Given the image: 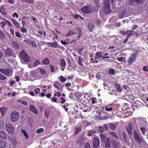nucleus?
I'll use <instances>...</instances> for the list:
<instances>
[{
	"label": "nucleus",
	"mask_w": 148,
	"mask_h": 148,
	"mask_svg": "<svg viewBox=\"0 0 148 148\" xmlns=\"http://www.w3.org/2000/svg\"><path fill=\"white\" fill-rule=\"evenodd\" d=\"M109 3V0H103L104 6L103 7V10L104 12L105 13H110L111 11Z\"/></svg>",
	"instance_id": "obj_1"
},
{
	"label": "nucleus",
	"mask_w": 148,
	"mask_h": 148,
	"mask_svg": "<svg viewBox=\"0 0 148 148\" xmlns=\"http://www.w3.org/2000/svg\"><path fill=\"white\" fill-rule=\"evenodd\" d=\"M20 56L21 59L25 62H29L31 60V57L28 56L24 50H22L20 52Z\"/></svg>",
	"instance_id": "obj_2"
},
{
	"label": "nucleus",
	"mask_w": 148,
	"mask_h": 148,
	"mask_svg": "<svg viewBox=\"0 0 148 148\" xmlns=\"http://www.w3.org/2000/svg\"><path fill=\"white\" fill-rule=\"evenodd\" d=\"M81 10L82 12L86 14L90 13L92 12L91 8L89 5L84 6L81 8Z\"/></svg>",
	"instance_id": "obj_3"
},
{
	"label": "nucleus",
	"mask_w": 148,
	"mask_h": 148,
	"mask_svg": "<svg viewBox=\"0 0 148 148\" xmlns=\"http://www.w3.org/2000/svg\"><path fill=\"white\" fill-rule=\"evenodd\" d=\"M12 70L10 69H0V72L6 75H11L12 74Z\"/></svg>",
	"instance_id": "obj_4"
},
{
	"label": "nucleus",
	"mask_w": 148,
	"mask_h": 148,
	"mask_svg": "<svg viewBox=\"0 0 148 148\" xmlns=\"http://www.w3.org/2000/svg\"><path fill=\"white\" fill-rule=\"evenodd\" d=\"M100 141L99 138L97 137H95L93 139V148H97L99 146Z\"/></svg>",
	"instance_id": "obj_5"
},
{
	"label": "nucleus",
	"mask_w": 148,
	"mask_h": 148,
	"mask_svg": "<svg viewBox=\"0 0 148 148\" xmlns=\"http://www.w3.org/2000/svg\"><path fill=\"white\" fill-rule=\"evenodd\" d=\"M11 120H17L19 118V114L17 112H12L11 114Z\"/></svg>",
	"instance_id": "obj_6"
},
{
	"label": "nucleus",
	"mask_w": 148,
	"mask_h": 148,
	"mask_svg": "<svg viewBox=\"0 0 148 148\" xmlns=\"http://www.w3.org/2000/svg\"><path fill=\"white\" fill-rule=\"evenodd\" d=\"M106 58L107 59L109 58L108 56H103L102 52L101 51H99L97 52L95 55V59H99V58Z\"/></svg>",
	"instance_id": "obj_7"
},
{
	"label": "nucleus",
	"mask_w": 148,
	"mask_h": 148,
	"mask_svg": "<svg viewBox=\"0 0 148 148\" xmlns=\"http://www.w3.org/2000/svg\"><path fill=\"white\" fill-rule=\"evenodd\" d=\"M14 53V51L9 48H7L5 52V55L8 56H13Z\"/></svg>",
	"instance_id": "obj_8"
},
{
	"label": "nucleus",
	"mask_w": 148,
	"mask_h": 148,
	"mask_svg": "<svg viewBox=\"0 0 148 148\" xmlns=\"http://www.w3.org/2000/svg\"><path fill=\"white\" fill-rule=\"evenodd\" d=\"M136 53H134L132 54L129 57L128 61V64L130 65L133 62L135 61L136 59Z\"/></svg>",
	"instance_id": "obj_9"
},
{
	"label": "nucleus",
	"mask_w": 148,
	"mask_h": 148,
	"mask_svg": "<svg viewBox=\"0 0 148 148\" xmlns=\"http://www.w3.org/2000/svg\"><path fill=\"white\" fill-rule=\"evenodd\" d=\"M134 137L135 140L137 142L140 143H141L142 141V139L139 137L138 133L135 130L133 132Z\"/></svg>",
	"instance_id": "obj_10"
},
{
	"label": "nucleus",
	"mask_w": 148,
	"mask_h": 148,
	"mask_svg": "<svg viewBox=\"0 0 148 148\" xmlns=\"http://www.w3.org/2000/svg\"><path fill=\"white\" fill-rule=\"evenodd\" d=\"M7 132L10 134L12 133L14 131V128L12 125L10 123L7 124L6 125Z\"/></svg>",
	"instance_id": "obj_11"
},
{
	"label": "nucleus",
	"mask_w": 148,
	"mask_h": 148,
	"mask_svg": "<svg viewBox=\"0 0 148 148\" xmlns=\"http://www.w3.org/2000/svg\"><path fill=\"white\" fill-rule=\"evenodd\" d=\"M29 108L30 111L32 112L35 114H37L38 111L34 106L30 104L29 106Z\"/></svg>",
	"instance_id": "obj_12"
},
{
	"label": "nucleus",
	"mask_w": 148,
	"mask_h": 148,
	"mask_svg": "<svg viewBox=\"0 0 148 148\" xmlns=\"http://www.w3.org/2000/svg\"><path fill=\"white\" fill-rule=\"evenodd\" d=\"M132 128L131 124L129 123V126L126 129L127 134L129 136H131L132 135Z\"/></svg>",
	"instance_id": "obj_13"
},
{
	"label": "nucleus",
	"mask_w": 148,
	"mask_h": 148,
	"mask_svg": "<svg viewBox=\"0 0 148 148\" xmlns=\"http://www.w3.org/2000/svg\"><path fill=\"white\" fill-rule=\"evenodd\" d=\"M114 86L117 91L119 93H121L122 91L120 85L118 83H115L114 84Z\"/></svg>",
	"instance_id": "obj_14"
},
{
	"label": "nucleus",
	"mask_w": 148,
	"mask_h": 148,
	"mask_svg": "<svg viewBox=\"0 0 148 148\" xmlns=\"http://www.w3.org/2000/svg\"><path fill=\"white\" fill-rule=\"evenodd\" d=\"M7 110L6 108L5 107H2L0 108V112L1 114V117H3L4 116Z\"/></svg>",
	"instance_id": "obj_15"
},
{
	"label": "nucleus",
	"mask_w": 148,
	"mask_h": 148,
	"mask_svg": "<svg viewBox=\"0 0 148 148\" xmlns=\"http://www.w3.org/2000/svg\"><path fill=\"white\" fill-rule=\"evenodd\" d=\"M84 141V138L82 136H80L78 138L76 142L77 143L82 145Z\"/></svg>",
	"instance_id": "obj_16"
},
{
	"label": "nucleus",
	"mask_w": 148,
	"mask_h": 148,
	"mask_svg": "<svg viewBox=\"0 0 148 148\" xmlns=\"http://www.w3.org/2000/svg\"><path fill=\"white\" fill-rule=\"evenodd\" d=\"M6 146V142L3 140L0 139V148H4Z\"/></svg>",
	"instance_id": "obj_17"
},
{
	"label": "nucleus",
	"mask_w": 148,
	"mask_h": 148,
	"mask_svg": "<svg viewBox=\"0 0 148 148\" xmlns=\"http://www.w3.org/2000/svg\"><path fill=\"white\" fill-rule=\"evenodd\" d=\"M60 61V64L61 65L60 69L62 71H63L65 68V60L64 59H61Z\"/></svg>",
	"instance_id": "obj_18"
},
{
	"label": "nucleus",
	"mask_w": 148,
	"mask_h": 148,
	"mask_svg": "<svg viewBox=\"0 0 148 148\" xmlns=\"http://www.w3.org/2000/svg\"><path fill=\"white\" fill-rule=\"evenodd\" d=\"M106 146L107 147H109L110 146V140L108 138H106V139L104 142Z\"/></svg>",
	"instance_id": "obj_19"
},
{
	"label": "nucleus",
	"mask_w": 148,
	"mask_h": 148,
	"mask_svg": "<svg viewBox=\"0 0 148 148\" xmlns=\"http://www.w3.org/2000/svg\"><path fill=\"white\" fill-rule=\"evenodd\" d=\"M11 141L13 144V148H15L17 145V143L16 139L14 138H13Z\"/></svg>",
	"instance_id": "obj_20"
},
{
	"label": "nucleus",
	"mask_w": 148,
	"mask_h": 148,
	"mask_svg": "<svg viewBox=\"0 0 148 148\" xmlns=\"http://www.w3.org/2000/svg\"><path fill=\"white\" fill-rule=\"evenodd\" d=\"M48 45L54 48L56 47L58 45V43L56 41H55V42H49V43Z\"/></svg>",
	"instance_id": "obj_21"
},
{
	"label": "nucleus",
	"mask_w": 148,
	"mask_h": 148,
	"mask_svg": "<svg viewBox=\"0 0 148 148\" xmlns=\"http://www.w3.org/2000/svg\"><path fill=\"white\" fill-rule=\"evenodd\" d=\"M88 27L89 31L92 32V31L93 29L94 28V26L93 24L89 23L88 24Z\"/></svg>",
	"instance_id": "obj_22"
},
{
	"label": "nucleus",
	"mask_w": 148,
	"mask_h": 148,
	"mask_svg": "<svg viewBox=\"0 0 148 148\" xmlns=\"http://www.w3.org/2000/svg\"><path fill=\"white\" fill-rule=\"evenodd\" d=\"M42 62L44 65H47L49 64V61L47 58H46L42 60Z\"/></svg>",
	"instance_id": "obj_23"
},
{
	"label": "nucleus",
	"mask_w": 148,
	"mask_h": 148,
	"mask_svg": "<svg viewBox=\"0 0 148 148\" xmlns=\"http://www.w3.org/2000/svg\"><path fill=\"white\" fill-rule=\"evenodd\" d=\"M44 113L45 116L47 118V119H48L49 117V115L50 113V110L49 109H46L45 110Z\"/></svg>",
	"instance_id": "obj_24"
},
{
	"label": "nucleus",
	"mask_w": 148,
	"mask_h": 148,
	"mask_svg": "<svg viewBox=\"0 0 148 148\" xmlns=\"http://www.w3.org/2000/svg\"><path fill=\"white\" fill-rule=\"evenodd\" d=\"M100 138L101 142H103L106 139V136L103 134H101L99 135Z\"/></svg>",
	"instance_id": "obj_25"
},
{
	"label": "nucleus",
	"mask_w": 148,
	"mask_h": 148,
	"mask_svg": "<svg viewBox=\"0 0 148 148\" xmlns=\"http://www.w3.org/2000/svg\"><path fill=\"white\" fill-rule=\"evenodd\" d=\"M0 137L1 138L5 139H6V135L5 133L3 131L0 132Z\"/></svg>",
	"instance_id": "obj_26"
},
{
	"label": "nucleus",
	"mask_w": 148,
	"mask_h": 148,
	"mask_svg": "<svg viewBox=\"0 0 148 148\" xmlns=\"http://www.w3.org/2000/svg\"><path fill=\"white\" fill-rule=\"evenodd\" d=\"M6 20H4L3 21L0 22V25L2 29L4 28V27L6 25Z\"/></svg>",
	"instance_id": "obj_27"
},
{
	"label": "nucleus",
	"mask_w": 148,
	"mask_h": 148,
	"mask_svg": "<svg viewBox=\"0 0 148 148\" xmlns=\"http://www.w3.org/2000/svg\"><path fill=\"white\" fill-rule=\"evenodd\" d=\"M21 132L23 134L24 136L25 137V138H26L27 139L28 138V135L25 130L22 129L21 130Z\"/></svg>",
	"instance_id": "obj_28"
},
{
	"label": "nucleus",
	"mask_w": 148,
	"mask_h": 148,
	"mask_svg": "<svg viewBox=\"0 0 148 148\" xmlns=\"http://www.w3.org/2000/svg\"><path fill=\"white\" fill-rule=\"evenodd\" d=\"M60 85V83L58 82H56L53 83V86L58 89H59V86Z\"/></svg>",
	"instance_id": "obj_29"
},
{
	"label": "nucleus",
	"mask_w": 148,
	"mask_h": 148,
	"mask_svg": "<svg viewBox=\"0 0 148 148\" xmlns=\"http://www.w3.org/2000/svg\"><path fill=\"white\" fill-rule=\"evenodd\" d=\"M95 133L96 132L95 131L90 130L87 133V135L89 136H90Z\"/></svg>",
	"instance_id": "obj_30"
},
{
	"label": "nucleus",
	"mask_w": 148,
	"mask_h": 148,
	"mask_svg": "<svg viewBox=\"0 0 148 148\" xmlns=\"http://www.w3.org/2000/svg\"><path fill=\"white\" fill-rule=\"evenodd\" d=\"M74 33V32L71 30H69V32L65 35V36L68 37L72 36Z\"/></svg>",
	"instance_id": "obj_31"
},
{
	"label": "nucleus",
	"mask_w": 148,
	"mask_h": 148,
	"mask_svg": "<svg viewBox=\"0 0 148 148\" xmlns=\"http://www.w3.org/2000/svg\"><path fill=\"white\" fill-rule=\"evenodd\" d=\"M96 98L95 97L91 98L89 101L91 102L93 104H95L96 102Z\"/></svg>",
	"instance_id": "obj_32"
},
{
	"label": "nucleus",
	"mask_w": 148,
	"mask_h": 148,
	"mask_svg": "<svg viewBox=\"0 0 148 148\" xmlns=\"http://www.w3.org/2000/svg\"><path fill=\"white\" fill-rule=\"evenodd\" d=\"M105 110L108 112L111 111L113 110V108L112 107L109 108L108 106H107L105 107Z\"/></svg>",
	"instance_id": "obj_33"
},
{
	"label": "nucleus",
	"mask_w": 148,
	"mask_h": 148,
	"mask_svg": "<svg viewBox=\"0 0 148 148\" xmlns=\"http://www.w3.org/2000/svg\"><path fill=\"white\" fill-rule=\"evenodd\" d=\"M108 73L110 75H114L115 73L114 70L113 69H110L108 71Z\"/></svg>",
	"instance_id": "obj_34"
},
{
	"label": "nucleus",
	"mask_w": 148,
	"mask_h": 148,
	"mask_svg": "<svg viewBox=\"0 0 148 148\" xmlns=\"http://www.w3.org/2000/svg\"><path fill=\"white\" fill-rule=\"evenodd\" d=\"M75 135L77 134L81 130V128L79 127H75Z\"/></svg>",
	"instance_id": "obj_35"
},
{
	"label": "nucleus",
	"mask_w": 148,
	"mask_h": 148,
	"mask_svg": "<svg viewBox=\"0 0 148 148\" xmlns=\"http://www.w3.org/2000/svg\"><path fill=\"white\" fill-rule=\"evenodd\" d=\"M40 64L41 63L37 59H36L35 60V62L34 63V65L35 66H36Z\"/></svg>",
	"instance_id": "obj_36"
},
{
	"label": "nucleus",
	"mask_w": 148,
	"mask_h": 148,
	"mask_svg": "<svg viewBox=\"0 0 148 148\" xmlns=\"http://www.w3.org/2000/svg\"><path fill=\"white\" fill-rule=\"evenodd\" d=\"M126 32H127V37H129L131 35H132L134 34L132 33V32H133V30L131 31L130 30H127Z\"/></svg>",
	"instance_id": "obj_37"
},
{
	"label": "nucleus",
	"mask_w": 148,
	"mask_h": 148,
	"mask_svg": "<svg viewBox=\"0 0 148 148\" xmlns=\"http://www.w3.org/2000/svg\"><path fill=\"white\" fill-rule=\"evenodd\" d=\"M83 60L82 58H81L80 57H78V64L79 65L83 66V64H82V61Z\"/></svg>",
	"instance_id": "obj_38"
},
{
	"label": "nucleus",
	"mask_w": 148,
	"mask_h": 148,
	"mask_svg": "<svg viewBox=\"0 0 148 148\" xmlns=\"http://www.w3.org/2000/svg\"><path fill=\"white\" fill-rule=\"evenodd\" d=\"M110 128L113 130H115L116 128L115 125L114 124H110Z\"/></svg>",
	"instance_id": "obj_39"
},
{
	"label": "nucleus",
	"mask_w": 148,
	"mask_h": 148,
	"mask_svg": "<svg viewBox=\"0 0 148 148\" xmlns=\"http://www.w3.org/2000/svg\"><path fill=\"white\" fill-rule=\"evenodd\" d=\"M110 134L113 136L114 137L116 138H118V136L116 133L114 132H110Z\"/></svg>",
	"instance_id": "obj_40"
},
{
	"label": "nucleus",
	"mask_w": 148,
	"mask_h": 148,
	"mask_svg": "<svg viewBox=\"0 0 148 148\" xmlns=\"http://www.w3.org/2000/svg\"><path fill=\"white\" fill-rule=\"evenodd\" d=\"M6 76L0 73V79L1 80H4L6 79Z\"/></svg>",
	"instance_id": "obj_41"
},
{
	"label": "nucleus",
	"mask_w": 148,
	"mask_h": 148,
	"mask_svg": "<svg viewBox=\"0 0 148 148\" xmlns=\"http://www.w3.org/2000/svg\"><path fill=\"white\" fill-rule=\"evenodd\" d=\"M5 36V35L4 33L0 31V39H3Z\"/></svg>",
	"instance_id": "obj_42"
},
{
	"label": "nucleus",
	"mask_w": 148,
	"mask_h": 148,
	"mask_svg": "<svg viewBox=\"0 0 148 148\" xmlns=\"http://www.w3.org/2000/svg\"><path fill=\"white\" fill-rule=\"evenodd\" d=\"M101 21L99 19H97L95 21V23L96 25H97L98 26H99L101 23Z\"/></svg>",
	"instance_id": "obj_43"
},
{
	"label": "nucleus",
	"mask_w": 148,
	"mask_h": 148,
	"mask_svg": "<svg viewBox=\"0 0 148 148\" xmlns=\"http://www.w3.org/2000/svg\"><path fill=\"white\" fill-rule=\"evenodd\" d=\"M140 131L143 135H144L145 134V128L144 127H142L140 129Z\"/></svg>",
	"instance_id": "obj_44"
},
{
	"label": "nucleus",
	"mask_w": 148,
	"mask_h": 148,
	"mask_svg": "<svg viewBox=\"0 0 148 148\" xmlns=\"http://www.w3.org/2000/svg\"><path fill=\"white\" fill-rule=\"evenodd\" d=\"M18 101L19 102H21V103L25 105H26L27 104V102L24 100H19Z\"/></svg>",
	"instance_id": "obj_45"
},
{
	"label": "nucleus",
	"mask_w": 148,
	"mask_h": 148,
	"mask_svg": "<svg viewBox=\"0 0 148 148\" xmlns=\"http://www.w3.org/2000/svg\"><path fill=\"white\" fill-rule=\"evenodd\" d=\"M84 148H91L90 145L88 143H86L84 144Z\"/></svg>",
	"instance_id": "obj_46"
},
{
	"label": "nucleus",
	"mask_w": 148,
	"mask_h": 148,
	"mask_svg": "<svg viewBox=\"0 0 148 148\" xmlns=\"http://www.w3.org/2000/svg\"><path fill=\"white\" fill-rule=\"evenodd\" d=\"M30 45L33 47L35 48L37 47L36 43L32 41V42L31 43V45Z\"/></svg>",
	"instance_id": "obj_47"
},
{
	"label": "nucleus",
	"mask_w": 148,
	"mask_h": 148,
	"mask_svg": "<svg viewBox=\"0 0 148 148\" xmlns=\"http://www.w3.org/2000/svg\"><path fill=\"white\" fill-rule=\"evenodd\" d=\"M40 71L42 75H44L46 73V71H45L43 69H40Z\"/></svg>",
	"instance_id": "obj_48"
},
{
	"label": "nucleus",
	"mask_w": 148,
	"mask_h": 148,
	"mask_svg": "<svg viewBox=\"0 0 148 148\" xmlns=\"http://www.w3.org/2000/svg\"><path fill=\"white\" fill-rule=\"evenodd\" d=\"M44 131V129L42 128H40L39 129H38L36 131V132L37 133H41V132H43Z\"/></svg>",
	"instance_id": "obj_49"
},
{
	"label": "nucleus",
	"mask_w": 148,
	"mask_h": 148,
	"mask_svg": "<svg viewBox=\"0 0 148 148\" xmlns=\"http://www.w3.org/2000/svg\"><path fill=\"white\" fill-rule=\"evenodd\" d=\"M34 91L35 92V93L36 94L39 93L40 91V90L39 88H37L36 89H35L34 90Z\"/></svg>",
	"instance_id": "obj_50"
},
{
	"label": "nucleus",
	"mask_w": 148,
	"mask_h": 148,
	"mask_svg": "<svg viewBox=\"0 0 148 148\" xmlns=\"http://www.w3.org/2000/svg\"><path fill=\"white\" fill-rule=\"evenodd\" d=\"M26 3L34 4V0H27Z\"/></svg>",
	"instance_id": "obj_51"
},
{
	"label": "nucleus",
	"mask_w": 148,
	"mask_h": 148,
	"mask_svg": "<svg viewBox=\"0 0 148 148\" xmlns=\"http://www.w3.org/2000/svg\"><path fill=\"white\" fill-rule=\"evenodd\" d=\"M24 41L25 42L27 43L29 45H31V42L32 41L31 40H28V39L24 40Z\"/></svg>",
	"instance_id": "obj_52"
},
{
	"label": "nucleus",
	"mask_w": 148,
	"mask_h": 148,
	"mask_svg": "<svg viewBox=\"0 0 148 148\" xmlns=\"http://www.w3.org/2000/svg\"><path fill=\"white\" fill-rule=\"evenodd\" d=\"M96 59H94L92 58L91 59V62L93 63H97L98 62L96 60Z\"/></svg>",
	"instance_id": "obj_53"
},
{
	"label": "nucleus",
	"mask_w": 148,
	"mask_h": 148,
	"mask_svg": "<svg viewBox=\"0 0 148 148\" xmlns=\"http://www.w3.org/2000/svg\"><path fill=\"white\" fill-rule=\"evenodd\" d=\"M14 24L16 27L18 28H19L20 26L19 23L17 21H16Z\"/></svg>",
	"instance_id": "obj_54"
},
{
	"label": "nucleus",
	"mask_w": 148,
	"mask_h": 148,
	"mask_svg": "<svg viewBox=\"0 0 148 148\" xmlns=\"http://www.w3.org/2000/svg\"><path fill=\"white\" fill-rule=\"evenodd\" d=\"M93 1L95 3V4H97V7H99V1L98 0H93Z\"/></svg>",
	"instance_id": "obj_55"
},
{
	"label": "nucleus",
	"mask_w": 148,
	"mask_h": 148,
	"mask_svg": "<svg viewBox=\"0 0 148 148\" xmlns=\"http://www.w3.org/2000/svg\"><path fill=\"white\" fill-rule=\"evenodd\" d=\"M99 131L101 133H103V132L104 129L101 126L99 127Z\"/></svg>",
	"instance_id": "obj_56"
},
{
	"label": "nucleus",
	"mask_w": 148,
	"mask_h": 148,
	"mask_svg": "<svg viewBox=\"0 0 148 148\" xmlns=\"http://www.w3.org/2000/svg\"><path fill=\"white\" fill-rule=\"evenodd\" d=\"M60 80L61 82H65V78L63 76H61L60 77Z\"/></svg>",
	"instance_id": "obj_57"
},
{
	"label": "nucleus",
	"mask_w": 148,
	"mask_h": 148,
	"mask_svg": "<svg viewBox=\"0 0 148 148\" xmlns=\"http://www.w3.org/2000/svg\"><path fill=\"white\" fill-rule=\"evenodd\" d=\"M84 49V48L83 47H82L81 49H79L78 50V52L79 53V54L82 55V51Z\"/></svg>",
	"instance_id": "obj_58"
},
{
	"label": "nucleus",
	"mask_w": 148,
	"mask_h": 148,
	"mask_svg": "<svg viewBox=\"0 0 148 148\" xmlns=\"http://www.w3.org/2000/svg\"><path fill=\"white\" fill-rule=\"evenodd\" d=\"M15 34L16 36L18 38H20L21 37V34L18 32H15Z\"/></svg>",
	"instance_id": "obj_59"
},
{
	"label": "nucleus",
	"mask_w": 148,
	"mask_h": 148,
	"mask_svg": "<svg viewBox=\"0 0 148 148\" xmlns=\"http://www.w3.org/2000/svg\"><path fill=\"white\" fill-rule=\"evenodd\" d=\"M13 17H14L15 16H16V18H18V15L17 13L15 12L13 13L12 15Z\"/></svg>",
	"instance_id": "obj_60"
},
{
	"label": "nucleus",
	"mask_w": 148,
	"mask_h": 148,
	"mask_svg": "<svg viewBox=\"0 0 148 148\" xmlns=\"http://www.w3.org/2000/svg\"><path fill=\"white\" fill-rule=\"evenodd\" d=\"M50 66L51 68V72H53L54 71V67L52 65H50Z\"/></svg>",
	"instance_id": "obj_61"
},
{
	"label": "nucleus",
	"mask_w": 148,
	"mask_h": 148,
	"mask_svg": "<svg viewBox=\"0 0 148 148\" xmlns=\"http://www.w3.org/2000/svg\"><path fill=\"white\" fill-rule=\"evenodd\" d=\"M116 59L119 61H123V60H124V59L122 57H118L117 58H116Z\"/></svg>",
	"instance_id": "obj_62"
},
{
	"label": "nucleus",
	"mask_w": 148,
	"mask_h": 148,
	"mask_svg": "<svg viewBox=\"0 0 148 148\" xmlns=\"http://www.w3.org/2000/svg\"><path fill=\"white\" fill-rule=\"evenodd\" d=\"M123 137L124 139L125 140L126 139L127 135L126 133L123 132L122 134Z\"/></svg>",
	"instance_id": "obj_63"
},
{
	"label": "nucleus",
	"mask_w": 148,
	"mask_h": 148,
	"mask_svg": "<svg viewBox=\"0 0 148 148\" xmlns=\"http://www.w3.org/2000/svg\"><path fill=\"white\" fill-rule=\"evenodd\" d=\"M21 31L23 33H25L26 32V29L24 27H22L21 29Z\"/></svg>",
	"instance_id": "obj_64"
}]
</instances>
